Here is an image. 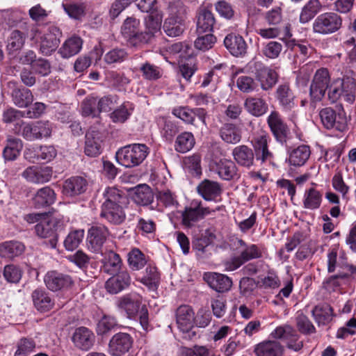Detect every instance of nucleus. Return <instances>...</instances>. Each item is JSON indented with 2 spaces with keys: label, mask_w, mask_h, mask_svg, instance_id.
Listing matches in <instances>:
<instances>
[{
  "label": "nucleus",
  "mask_w": 356,
  "mask_h": 356,
  "mask_svg": "<svg viewBox=\"0 0 356 356\" xmlns=\"http://www.w3.org/2000/svg\"><path fill=\"white\" fill-rule=\"evenodd\" d=\"M203 279L212 289L218 293L227 292L232 286L231 278L218 273H205Z\"/></svg>",
  "instance_id": "nucleus-23"
},
{
  "label": "nucleus",
  "mask_w": 356,
  "mask_h": 356,
  "mask_svg": "<svg viewBox=\"0 0 356 356\" xmlns=\"http://www.w3.org/2000/svg\"><path fill=\"white\" fill-rule=\"evenodd\" d=\"M140 71L142 72L143 78L149 81L157 80L162 76V71L160 67L148 62L141 65Z\"/></svg>",
  "instance_id": "nucleus-61"
},
{
  "label": "nucleus",
  "mask_w": 356,
  "mask_h": 356,
  "mask_svg": "<svg viewBox=\"0 0 356 356\" xmlns=\"http://www.w3.org/2000/svg\"><path fill=\"white\" fill-rule=\"evenodd\" d=\"M133 109L130 102H124L110 113V118L115 123H124L131 115Z\"/></svg>",
  "instance_id": "nucleus-56"
},
{
  "label": "nucleus",
  "mask_w": 356,
  "mask_h": 356,
  "mask_svg": "<svg viewBox=\"0 0 356 356\" xmlns=\"http://www.w3.org/2000/svg\"><path fill=\"white\" fill-rule=\"evenodd\" d=\"M176 322L178 328L183 333V338L192 339L195 332L192 330L194 325V312L188 305H181L176 310Z\"/></svg>",
  "instance_id": "nucleus-11"
},
{
  "label": "nucleus",
  "mask_w": 356,
  "mask_h": 356,
  "mask_svg": "<svg viewBox=\"0 0 356 356\" xmlns=\"http://www.w3.org/2000/svg\"><path fill=\"white\" fill-rule=\"evenodd\" d=\"M197 33L203 34L213 31L216 19L212 12L205 7H201L197 13Z\"/></svg>",
  "instance_id": "nucleus-26"
},
{
  "label": "nucleus",
  "mask_w": 356,
  "mask_h": 356,
  "mask_svg": "<svg viewBox=\"0 0 356 356\" xmlns=\"http://www.w3.org/2000/svg\"><path fill=\"white\" fill-rule=\"evenodd\" d=\"M351 78L346 77L345 79H336L332 81L328 88V99L332 103L336 102L341 98L343 92L346 90L347 82L350 81Z\"/></svg>",
  "instance_id": "nucleus-49"
},
{
  "label": "nucleus",
  "mask_w": 356,
  "mask_h": 356,
  "mask_svg": "<svg viewBox=\"0 0 356 356\" xmlns=\"http://www.w3.org/2000/svg\"><path fill=\"white\" fill-rule=\"evenodd\" d=\"M81 108L83 116L96 117L99 113L97 98L93 95L86 97L82 102Z\"/></svg>",
  "instance_id": "nucleus-60"
},
{
  "label": "nucleus",
  "mask_w": 356,
  "mask_h": 356,
  "mask_svg": "<svg viewBox=\"0 0 356 356\" xmlns=\"http://www.w3.org/2000/svg\"><path fill=\"white\" fill-rule=\"evenodd\" d=\"M232 156L240 166L250 168L254 164L253 150L248 145H241L235 147L232 150Z\"/></svg>",
  "instance_id": "nucleus-29"
},
{
  "label": "nucleus",
  "mask_w": 356,
  "mask_h": 356,
  "mask_svg": "<svg viewBox=\"0 0 356 356\" xmlns=\"http://www.w3.org/2000/svg\"><path fill=\"white\" fill-rule=\"evenodd\" d=\"M237 243L238 248L242 249L238 256L234 257L224 263L225 270L227 271L235 270L245 262L262 257V252L257 245H248L242 239H238Z\"/></svg>",
  "instance_id": "nucleus-6"
},
{
  "label": "nucleus",
  "mask_w": 356,
  "mask_h": 356,
  "mask_svg": "<svg viewBox=\"0 0 356 356\" xmlns=\"http://www.w3.org/2000/svg\"><path fill=\"white\" fill-rule=\"evenodd\" d=\"M3 275L8 282L18 283L22 276V270L14 264L6 265L4 267Z\"/></svg>",
  "instance_id": "nucleus-64"
},
{
  "label": "nucleus",
  "mask_w": 356,
  "mask_h": 356,
  "mask_svg": "<svg viewBox=\"0 0 356 356\" xmlns=\"http://www.w3.org/2000/svg\"><path fill=\"white\" fill-rule=\"evenodd\" d=\"M159 125L162 138L168 142H172L179 131L175 122L165 118L159 119Z\"/></svg>",
  "instance_id": "nucleus-48"
},
{
  "label": "nucleus",
  "mask_w": 356,
  "mask_h": 356,
  "mask_svg": "<svg viewBox=\"0 0 356 356\" xmlns=\"http://www.w3.org/2000/svg\"><path fill=\"white\" fill-rule=\"evenodd\" d=\"M133 200L137 204L148 205L152 202L154 194L147 185H140L135 188Z\"/></svg>",
  "instance_id": "nucleus-52"
},
{
  "label": "nucleus",
  "mask_w": 356,
  "mask_h": 356,
  "mask_svg": "<svg viewBox=\"0 0 356 356\" xmlns=\"http://www.w3.org/2000/svg\"><path fill=\"white\" fill-rule=\"evenodd\" d=\"M56 199L54 191L49 186L38 189L33 197V204L37 209L44 208L53 204Z\"/></svg>",
  "instance_id": "nucleus-36"
},
{
  "label": "nucleus",
  "mask_w": 356,
  "mask_h": 356,
  "mask_svg": "<svg viewBox=\"0 0 356 356\" xmlns=\"http://www.w3.org/2000/svg\"><path fill=\"white\" fill-rule=\"evenodd\" d=\"M62 226L61 220L52 217L37 223L34 229L38 237L48 240L46 242L47 245L51 248H56L58 239L57 232L62 228Z\"/></svg>",
  "instance_id": "nucleus-9"
},
{
  "label": "nucleus",
  "mask_w": 356,
  "mask_h": 356,
  "mask_svg": "<svg viewBox=\"0 0 356 356\" xmlns=\"http://www.w3.org/2000/svg\"><path fill=\"white\" fill-rule=\"evenodd\" d=\"M215 239V234L211 229H206L204 233L193 241L192 247L194 250L204 253L206 251V248L211 244Z\"/></svg>",
  "instance_id": "nucleus-55"
},
{
  "label": "nucleus",
  "mask_w": 356,
  "mask_h": 356,
  "mask_svg": "<svg viewBox=\"0 0 356 356\" xmlns=\"http://www.w3.org/2000/svg\"><path fill=\"white\" fill-rule=\"evenodd\" d=\"M275 97L280 105L285 111H291L295 106V95L288 83L278 86L275 91Z\"/></svg>",
  "instance_id": "nucleus-33"
},
{
  "label": "nucleus",
  "mask_w": 356,
  "mask_h": 356,
  "mask_svg": "<svg viewBox=\"0 0 356 356\" xmlns=\"http://www.w3.org/2000/svg\"><path fill=\"white\" fill-rule=\"evenodd\" d=\"M330 83V74L327 68L321 67L315 72L309 88L312 104L323 99Z\"/></svg>",
  "instance_id": "nucleus-10"
},
{
  "label": "nucleus",
  "mask_w": 356,
  "mask_h": 356,
  "mask_svg": "<svg viewBox=\"0 0 356 356\" xmlns=\"http://www.w3.org/2000/svg\"><path fill=\"white\" fill-rule=\"evenodd\" d=\"M83 41L79 36H72L65 40L58 53L64 58H70L77 54L82 48Z\"/></svg>",
  "instance_id": "nucleus-44"
},
{
  "label": "nucleus",
  "mask_w": 356,
  "mask_h": 356,
  "mask_svg": "<svg viewBox=\"0 0 356 356\" xmlns=\"http://www.w3.org/2000/svg\"><path fill=\"white\" fill-rule=\"evenodd\" d=\"M168 17L165 18L163 29L170 37L181 35L185 29L186 8L180 1L169 3L167 8Z\"/></svg>",
  "instance_id": "nucleus-2"
},
{
  "label": "nucleus",
  "mask_w": 356,
  "mask_h": 356,
  "mask_svg": "<svg viewBox=\"0 0 356 356\" xmlns=\"http://www.w3.org/2000/svg\"><path fill=\"white\" fill-rule=\"evenodd\" d=\"M195 143L194 136L192 133L184 131L177 136L175 149L179 153H186L191 150Z\"/></svg>",
  "instance_id": "nucleus-53"
},
{
  "label": "nucleus",
  "mask_w": 356,
  "mask_h": 356,
  "mask_svg": "<svg viewBox=\"0 0 356 356\" xmlns=\"http://www.w3.org/2000/svg\"><path fill=\"white\" fill-rule=\"evenodd\" d=\"M197 192L204 200L212 201L220 195L222 188L218 182L205 179L197 185Z\"/></svg>",
  "instance_id": "nucleus-28"
},
{
  "label": "nucleus",
  "mask_w": 356,
  "mask_h": 356,
  "mask_svg": "<svg viewBox=\"0 0 356 356\" xmlns=\"http://www.w3.org/2000/svg\"><path fill=\"white\" fill-rule=\"evenodd\" d=\"M35 307L40 312H44L50 310L54 306V301L45 291L36 289L31 295Z\"/></svg>",
  "instance_id": "nucleus-41"
},
{
  "label": "nucleus",
  "mask_w": 356,
  "mask_h": 356,
  "mask_svg": "<svg viewBox=\"0 0 356 356\" xmlns=\"http://www.w3.org/2000/svg\"><path fill=\"white\" fill-rule=\"evenodd\" d=\"M133 343L132 337L125 332H119L113 336L109 341V351L115 356H121L129 350Z\"/></svg>",
  "instance_id": "nucleus-22"
},
{
  "label": "nucleus",
  "mask_w": 356,
  "mask_h": 356,
  "mask_svg": "<svg viewBox=\"0 0 356 356\" xmlns=\"http://www.w3.org/2000/svg\"><path fill=\"white\" fill-rule=\"evenodd\" d=\"M74 346L82 350H88L95 343L93 332L86 327L76 328L72 337Z\"/></svg>",
  "instance_id": "nucleus-24"
},
{
  "label": "nucleus",
  "mask_w": 356,
  "mask_h": 356,
  "mask_svg": "<svg viewBox=\"0 0 356 356\" xmlns=\"http://www.w3.org/2000/svg\"><path fill=\"white\" fill-rule=\"evenodd\" d=\"M322 9L319 0H309L302 7L300 14V22L306 24L312 20Z\"/></svg>",
  "instance_id": "nucleus-47"
},
{
  "label": "nucleus",
  "mask_w": 356,
  "mask_h": 356,
  "mask_svg": "<svg viewBox=\"0 0 356 356\" xmlns=\"http://www.w3.org/2000/svg\"><path fill=\"white\" fill-rule=\"evenodd\" d=\"M22 143L18 138H9L7 145L3 151V156L6 161H13L19 156L22 149Z\"/></svg>",
  "instance_id": "nucleus-54"
},
{
  "label": "nucleus",
  "mask_w": 356,
  "mask_h": 356,
  "mask_svg": "<svg viewBox=\"0 0 356 356\" xmlns=\"http://www.w3.org/2000/svg\"><path fill=\"white\" fill-rule=\"evenodd\" d=\"M312 314L318 325H325L330 323L333 318V309L327 304L314 307Z\"/></svg>",
  "instance_id": "nucleus-46"
},
{
  "label": "nucleus",
  "mask_w": 356,
  "mask_h": 356,
  "mask_svg": "<svg viewBox=\"0 0 356 356\" xmlns=\"http://www.w3.org/2000/svg\"><path fill=\"white\" fill-rule=\"evenodd\" d=\"M253 72L263 90H271L278 81L279 74L276 70L266 66L260 61L254 63Z\"/></svg>",
  "instance_id": "nucleus-13"
},
{
  "label": "nucleus",
  "mask_w": 356,
  "mask_h": 356,
  "mask_svg": "<svg viewBox=\"0 0 356 356\" xmlns=\"http://www.w3.org/2000/svg\"><path fill=\"white\" fill-rule=\"evenodd\" d=\"M141 305V298L138 295H126L122 297L118 302L120 309L127 313L129 318H134L139 312Z\"/></svg>",
  "instance_id": "nucleus-32"
},
{
  "label": "nucleus",
  "mask_w": 356,
  "mask_h": 356,
  "mask_svg": "<svg viewBox=\"0 0 356 356\" xmlns=\"http://www.w3.org/2000/svg\"><path fill=\"white\" fill-rule=\"evenodd\" d=\"M216 171L219 177L224 180L238 178V168L231 160L222 159L216 164Z\"/></svg>",
  "instance_id": "nucleus-40"
},
{
  "label": "nucleus",
  "mask_w": 356,
  "mask_h": 356,
  "mask_svg": "<svg viewBox=\"0 0 356 356\" xmlns=\"http://www.w3.org/2000/svg\"><path fill=\"white\" fill-rule=\"evenodd\" d=\"M25 245L18 241H8L0 244V256L13 259L19 257L25 251Z\"/></svg>",
  "instance_id": "nucleus-39"
},
{
  "label": "nucleus",
  "mask_w": 356,
  "mask_h": 356,
  "mask_svg": "<svg viewBox=\"0 0 356 356\" xmlns=\"http://www.w3.org/2000/svg\"><path fill=\"white\" fill-rule=\"evenodd\" d=\"M12 98L14 104L19 108L27 107L33 101L31 91L25 88L14 89L12 92Z\"/></svg>",
  "instance_id": "nucleus-50"
},
{
  "label": "nucleus",
  "mask_w": 356,
  "mask_h": 356,
  "mask_svg": "<svg viewBox=\"0 0 356 356\" xmlns=\"http://www.w3.org/2000/svg\"><path fill=\"white\" fill-rule=\"evenodd\" d=\"M124 198L122 193L115 187H108L103 193V199L101 206L120 205Z\"/></svg>",
  "instance_id": "nucleus-57"
},
{
  "label": "nucleus",
  "mask_w": 356,
  "mask_h": 356,
  "mask_svg": "<svg viewBox=\"0 0 356 356\" xmlns=\"http://www.w3.org/2000/svg\"><path fill=\"white\" fill-rule=\"evenodd\" d=\"M140 20L135 17H127L121 26V33L129 47L140 49L146 44L147 35L140 30Z\"/></svg>",
  "instance_id": "nucleus-7"
},
{
  "label": "nucleus",
  "mask_w": 356,
  "mask_h": 356,
  "mask_svg": "<svg viewBox=\"0 0 356 356\" xmlns=\"http://www.w3.org/2000/svg\"><path fill=\"white\" fill-rule=\"evenodd\" d=\"M88 186V182L82 177L75 176L66 179L63 185V193L68 197H74L83 193Z\"/></svg>",
  "instance_id": "nucleus-27"
},
{
  "label": "nucleus",
  "mask_w": 356,
  "mask_h": 356,
  "mask_svg": "<svg viewBox=\"0 0 356 356\" xmlns=\"http://www.w3.org/2000/svg\"><path fill=\"white\" fill-rule=\"evenodd\" d=\"M245 111L252 116L259 118L264 115L268 110L266 101L259 97H249L244 102Z\"/></svg>",
  "instance_id": "nucleus-35"
},
{
  "label": "nucleus",
  "mask_w": 356,
  "mask_h": 356,
  "mask_svg": "<svg viewBox=\"0 0 356 356\" xmlns=\"http://www.w3.org/2000/svg\"><path fill=\"white\" fill-rule=\"evenodd\" d=\"M99 216L102 218L113 225H120L126 218L125 212L120 204L115 206H101Z\"/></svg>",
  "instance_id": "nucleus-31"
},
{
  "label": "nucleus",
  "mask_w": 356,
  "mask_h": 356,
  "mask_svg": "<svg viewBox=\"0 0 356 356\" xmlns=\"http://www.w3.org/2000/svg\"><path fill=\"white\" fill-rule=\"evenodd\" d=\"M103 142V134L95 127H91L86 134L84 152L90 157H95L101 154Z\"/></svg>",
  "instance_id": "nucleus-20"
},
{
  "label": "nucleus",
  "mask_w": 356,
  "mask_h": 356,
  "mask_svg": "<svg viewBox=\"0 0 356 356\" xmlns=\"http://www.w3.org/2000/svg\"><path fill=\"white\" fill-rule=\"evenodd\" d=\"M36 34L40 35L39 51L44 56H49L58 48L62 32L54 24H47L41 26L40 29L33 28L31 29L33 40L35 38Z\"/></svg>",
  "instance_id": "nucleus-3"
},
{
  "label": "nucleus",
  "mask_w": 356,
  "mask_h": 356,
  "mask_svg": "<svg viewBox=\"0 0 356 356\" xmlns=\"http://www.w3.org/2000/svg\"><path fill=\"white\" fill-rule=\"evenodd\" d=\"M162 15L159 12H152L145 19V30L143 33L147 35L146 44H148L154 37L155 33L161 29Z\"/></svg>",
  "instance_id": "nucleus-38"
},
{
  "label": "nucleus",
  "mask_w": 356,
  "mask_h": 356,
  "mask_svg": "<svg viewBox=\"0 0 356 356\" xmlns=\"http://www.w3.org/2000/svg\"><path fill=\"white\" fill-rule=\"evenodd\" d=\"M323 200L322 193L312 187L305 190L302 198L303 207L306 209L314 211L320 208Z\"/></svg>",
  "instance_id": "nucleus-45"
},
{
  "label": "nucleus",
  "mask_w": 356,
  "mask_h": 356,
  "mask_svg": "<svg viewBox=\"0 0 356 356\" xmlns=\"http://www.w3.org/2000/svg\"><path fill=\"white\" fill-rule=\"evenodd\" d=\"M172 113L187 124L195 126V118L204 126H207L206 118L207 111L202 107L191 108L188 106L175 107Z\"/></svg>",
  "instance_id": "nucleus-14"
},
{
  "label": "nucleus",
  "mask_w": 356,
  "mask_h": 356,
  "mask_svg": "<svg viewBox=\"0 0 356 356\" xmlns=\"http://www.w3.org/2000/svg\"><path fill=\"white\" fill-rule=\"evenodd\" d=\"M283 348L275 341H266L257 344L254 353L257 356H282Z\"/></svg>",
  "instance_id": "nucleus-43"
},
{
  "label": "nucleus",
  "mask_w": 356,
  "mask_h": 356,
  "mask_svg": "<svg viewBox=\"0 0 356 356\" xmlns=\"http://www.w3.org/2000/svg\"><path fill=\"white\" fill-rule=\"evenodd\" d=\"M269 140L270 138L266 134L256 136L251 140L254 159L261 163L271 162L274 158L268 147Z\"/></svg>",
  "instance_id": "nucleus-17"
},
{
  "label": "nucleus",
  "mask_w": 356,
  "mask_h": 356,
  "mask_svg": "<svg viewBox=\"0 0 356 356\" xmlns=\"http://www.w3.org/2000/svg\"><path fill=\"white\" fill-rule=\"evenodd\" d=\"M84 236L83 229L74 230L69 233L64 241V246L67 250H74L82 241Z\"/></svg>",
  "instance_id": "nucleus-63"
},
{
  "label": "nucleus",
  "mask_w": 356,
  "mask_h": 356,
  "mask_svg": "<svg viewBox=\"0 0 356 356\" xmlns=\"http://www.w3.org/2000/svg\"><path fill=\"white\" fill-rule=\"evenodd\" d=\"M224 44L234 56H243L247 51V44L243 38L236 33H229L224 39Z\"/></svg>",
  "instance_id": "nucleus-30"
},
{
  "label": "nucleus",
  "mask_w": 356,
  "mask_h": 356,
  "mask_svg": "<svg viewBox=\"0 0 356 356\" xmlns=\"http://www.w3.org/2000/svg\"><path fill=\"white\" fill-rule=\"evenodd\" d=\"M266 22L271 26L268 28H263L257 30V33L264 39H273L279 38L286 43L291 45L289 38L292 36L290 24H282V13L280 7H275L266 12L264 15Z\"/></svg>",
  "instance_id": "nucleus-1"
},
{
  "label": "nucleus",
  "mask_w": 356,
  "mask_h": 356,
  "mask_svg": "<svg viewBox=\"0 0 356 356\" xmlns=\"http://www.w3.org/2000/svg\"><path fill=\"white\" fill-rule=\"evenodd\" d=\"M26 35L19 30H13L7 38L6 48L9 54L20 50L25 42Z\"/></svg>",
  "instance_id": "nucleus-51"
},
{
  "label": "nucleus",
  "mask_w": 356,
  "mask_h": 356,
  "mask_svg": "<svg viewBox=\"0 0 356 356\" xmlns=\"http://www.w3.org/2000/svg\"><path fill=\"white\" fill-rule=\"evenodd\" d=\"M108 235L109 232L106 226L103 225L92 226L88 230L87 238L88 248L94 252H99Z\"/></svg>",
  "instance_id": "nucleus-21"
},
{
  "label": "nucleus",
  "mask_w": 356,
  "mask_h": 356,
  "mask_svg": "<svg viewBox=\"0 0 356 356\" xmlns=\"http://www.w3.org/2000/svg\"><path fill=\"white\" fill-rule=\"evenodd\" d=\"M219 136L225 143L235 145L241 140L242 131L236 124L227 122L220 128Z\"/></svg>",
  "instance_id": "nucleus-34"
},
{
  "label": "nucleus",
  "mask_w": 356,
  "mask_h": 356,
  "mask_svg": "<svg viewBox=\"0 0 356 356\" xmlns=\"http://www.w3.org/2000/svg\"><path fill=\"white\" fill-rule=\"evenodd\" d=\"M149 153V148L145 144L134 143L120 149L116 152L118 162L126 167L139 165Z\"/></svg>",
  "instance_id": "nucleus-4"
},
{
  "label": "nucleus",
  "mask_w": 356,
  "mask_h": 356,
  "mask_svg": "<svg viewBox=\"0 0 356 356\" xmlns=\"http://www.w3.org/2000/svg\"><path fill=\"white\" fill-rule=\"evenodd\" d=\"M319 116L323 125L327 129L343 131L347 128V119L343 112L337 113L333 108L327 107L321 110Z\"/></svg>",
  "instance_id": "nucleus-15"
},
{
  "label": "nucleus",
  "mask_w": 356,
  "mask_h": 356,
  "mask_svg": "<svg viewBox=\"0 0 356 356\" xmlns=\"http://www.w3.org/2000/svg\"><path fill=\"white\" fill-rule=\"evenodd\" d=\"M210 213L209 208L202 207L201 202L193 200L181 212V224L186 228H191Z\"/></svg>",
  "instance_id": "nucleus-12"
},
{
  "label": "nucleus",
  "mask_w": 356,
  "mask_h": 356,
  "mask_svg": "<svg viewBox=\"0 0 356 356\" xmlns=\"http://www.w3.org/2000/svg\"><path fill=\"white\" fill-rule=\"evenodd\" d=\"M103 262L104 271L110 275L120 273L122 261L118 254L110 250L105 253Z\"/></svg>",
  "instance_id": "nucleus-42"
},
{
  "label": "nucleus",
  "mask_w": 356,
  "mask_h": 356,
  "mask_svg": "<svg viewBox=\"0 0 356 356\" xmlns=\"http://www.w3.org/2000/svg\"><path fill=\"white\" fill-rule=\"evenodd\" d=\"M52 175L51 168L38 165L29 166L22 173V177L27 181L35 184H43L49 181Z\"/></svg>",
  "instance_id": "nucleus-19"
},
{
  "label": "nucleus",
  "mask_w": 356,
  "mask_h": 356,
  "mask_svg": "<svg viewBox=\"0 0 356 356\" xmlns=\"http://www.w3.org/2000/svg\"><path fill=\"white\" fill-rule=\"evenodd\" d=\"M343 19L337 13L326 12L316 17L312 24L313 32L327 35L334 33L341 29Z\"/></svg>",
  "instance_id": "nucleus-8"
},
{
  "label": "nucleus",
  "mask_w": 356,
  "mask_h": 356,
  "mask_svg": "<svg viewBox=\"0 0 356 356\" xmlns=\"http://www.w3.org/2000/svg\"><path fill=\"white\" fill-rule=\"evenodd\" d=\"M310 154V147L306 145H301L289 152L287 161L291 165L300 167L307 163Z\"/></svg>",
  "instance_id": "nucleus-37"
},
{
  "label": "nucleus",
  "mask_w": 356,
  "mask_h": 356,
  "mask_svg": "<svg viewBox=\"0 0 356 356\" xmlns=\"http://www.w3.org/2000/svg\"><path fill=\"white\" fill-rule=\"evenodd\" d=\"M147 263L144 254L138 249H133L128 254V264L133 270H139L143 268Z\"/></svg>",
  "instance_id": "nucleus-59"
},
{
  "label": "nucleus",
  "mask_w": 356,
  "mask_h": 356,
  "mask_svg": "<svg viewBox=\"0 0 356 356\" xmlns=\"http://www.w3.org/2000/svg\"><path fill=\"white\" fill-rule=\"evenodd\" d=\"M296 323L299 332L304 334H311L316 332V328L313 323L302 312L298 313Z\"/></svg>",
  "instance_id": "nucleus-62"
},
{
  "label": "nucleus",
  "mask_w": 356,
  "mask_h": 356,
  "mask_svg": "<svg viewBox=\"0 0 356 356\" xmlns=\"http://www.w3.org/2000/svg\"><path fill=\"white\" fill-rule=\"evenodd\" d=\"M131 277L127 270L113 275L105 284L107 291L112 294H117L127 288L131 284Z\"/></svg>",
  "instance_id": "nucleus-25"
},
{
  "label": "nucleus",
  "mask_w": 356,
  "mask_h": 356,
  "mask_svg": "<svg viewBox=\"0 0 356 356\" xmlns=\"http://www.w3.org/2000/svg\"><path fill=\"white\" fill-rule=\"evenodd\" d=\"M13 131L24 139L33 141L50 136L51 127L48 121H38L35 123L20 121L15 124Z\"/></svg>",
  "instance_id": "nucleus-5"
},
{
  "label": "nucleus",
  "mask_w": 356,
  "mask_h": 356,
  "mask_svg": "<svg viewBox=\"0 0 356 356\" xmlns=\"http://www.w3.org/2000/svg\"><path fill=\"white\" fill-rule=\"evenodd\" d=\"M47 287L52 291L67 289L74 285L72 277L56 270L48 272L44 277Z\"/></svg>",
  "instance_id": "nucleus-18"
},
{
  "label": "nucleus",
  "mask_w": 356,
  "mask_h": 356,
  "mask_svg": "<svg viewBox=\"0 0 356 356\" xmlns=\"http://www.w3.org/2000/svg\"><path fill=\"white\" fill-rule=\"evenodd\" d=\"M267 124L276 141L282 145L286 144L290 130L279 112L271 111L267 118Z\"/></svg>",
  "instance_id": "nucleus-16"
},
{
  "label": "nucleus",
  "mask_w": 356,
  "mask_h": 356,
  "mask_svg": "<svg viewBox=\"0 0 356 356\" xmlns=\"http://www.w3.org/2000/svg\"><path fill=\"white\" fill-rule=\"evenodd\" d=\"M160 280L157 268L149 266L146 268L145 275L141 277L140 282L147 286L149 289L155 290L159 286Z\"/></svg>",
  "instance_id": "nucleus-58"
}]
</instances>
